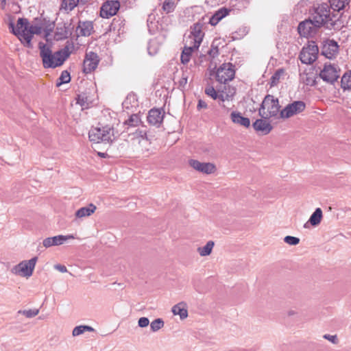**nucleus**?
Masks as SVG:
<instances>
[{"label":"nucleus","mask_w":351,"mask_h":351,"mask_svg":"<svg viewBox=\"0 0 351 351\" xmlns=\"http://www.w3.org/2000/svg\"><path fill=\"white\" fill-rule=\"evenodd\" d=\"M9 27L21 43L27 47H32V40L34 35H38L42 32L40 26L30 23L27 19L24 18H19L16 25L10 23Z\"/></svg>","instance_id":"obj_1"},{"label":"nucleus","mask_w":351,"mask_h":351,"mask_svg":"<svg viewBox=\"0 0 351 351\" xmlns=\"http://www.w3.org/2000/svg\"><path fill=\"white\" fill-rule=\"evenodd\" d=\"M40 56L45 68H56L61 66L69 56L66 51H58L52 53L49 47L41 43H39Z\"/></svg>","instance_id":"obj_2"},{"label":"nucleus","mask_w":351,"mask_h":351,"mask_svg":"<svg viewBox=\"0 0 351 351\" xmlns=\"http://www.w3.org/2000/svg\"><path fill=\"white\" fill-rule=\"evenodd\" d=\"M117 136L112 126L105 125L102 127L93 128L88 132V138L95 143H112Z\"/></svg>","instance_id":"obj_3"},{"label":"nucleus","mask_w":351,"mask_h":351,"mask_svg":"<svg viewBox=\"0 0 351 351\" xmlns=\"http://www.w3.org/2000/svg\"><path fill=\"white\" fill-rule=\"evenodd\" d=\"M280 108L278 99L273 95H267L262 102L259 114L265 119L277 117L281 112Z\"/></svg>","instance_id":"obj_4"},{"label":"nucleus","mask_w":351,"mask_h":351,"mask_svg":"<svg viewBox=\"0 0 351 351\" xmlns=\"http://www.w3.org/2000/svg\"><path fill=\"white\" fill-rule=\"evenodd\" d=\"M131 141L137 152L142 154H149L152 142L148 138L147 131L136 130L132 134Z\"/></svg>","instance_id":"obj_5"},{"label":"nucleus","mask_w":351,"mask_h":351,"mask_svg":"<svg viewBox=\"0 0 351 351\" xmlns=\"http://www.w3.org/2000/svg\"><path fill=\"white\" fill-rule=\"evenodd\" d=\"M312 19L317 27H321L332 20L329 6L327 3L319 5L313 14Z\"/></svg>","instance_id":"obj_6"},{"label":"nucleus","mask_w":351,"mask_h":351,"mask_svg":"<svg viewBox=\"0 0 351 351\" xmlns=\"http://www.w3.org/2000/svg\"><path fill=\"white\" fill-rule=\"evenodd\" d=\"M235 70L232 63L222 64L216 71V80L220 83H226L234 79Z\"/></svg>","instance_id":"obj_7"},{"label":"nucleus","mask_w":351,"mask_h":351,"mask_svg":"<svg viewBox=\"0 0 351 351\" xmlns=\"http://www.w3.org/2000/svg\"><path fill=\"white\" fill-rule=\"evenodd\" d=\"M37 257H34L29 261H23L16 265L13 269V272L23 277H30L35 268Z\"/></svg>","instance_id":"obj_8"},{"label":"nucleus","mask_w":351,"mask_h":351,"mask_svg":"<svg viewBox=\"0 0 351 351\" xmlns=\"http://www.w3.org/2000/svg\"><path fill=\"white\" fill-rule=\"evenodd\" d=\"M339 75L340 69L331 64H325L319 73V76L324 81L331 84L337 81Z\"/></svg>","instance_id":"obj_9"},{"label":"nucleus","mask_w":351,"mask_h":351,"mask_svg":"<svg viewBox=\"0 0 351 351\" xmlns=\"http://www.w3.org/2000/svg\"><path fill=\"white\" fill-rule=\"evenodd\" d=\"M317 53L318 47L313 42L302 48L300 54V59L302 63L311 64L316 60Z\"/></svg>","instance_id":"obj_10"},{"label":"nucleus","mask_w":351,"mask_h":351,"mask_svg":"<svg viewBox=\"0 0 351 351\" xmlns=\"http://www.w3.org/2000/svg\"><path fill=\"white\" fill-rule=\"evenodd\" d=\"M306 108V104L302 101H295L288 104L280 113V117L287 119L303 112Z\"/></svg>","instance_id":"obj_11"},{"label":"nucleus","mask_w":351,"mask_h":351,"mask_svg":"<svg viewBox=\"0 0 351 351\" xmlns=\"http://www.w3.org/2000/svg\"><path fill=\"white\" fill-rule=\"evenodd\" d=\"M203 29L204 24L201 23H196L191 27V30L189 39L190 40V45H193L195 48H199L204 37Z\"/></svg>","instance_id":"obj_12"},{"label":"nucleus","mask_w":351,"mask_h":351,"mask_svg":"<svg viewBox=\"0 0 351 351\" xmlns=\"http://www.w3.org/2000/svg\"><path fill=\"white\" fill-rule=\"evenodd\" d=\"M188 163L194 170L204 174H213L217 171L216 165L212 162H202L195 159H190Z\"/></svg>","instance_id":"obj_13"},{"label":"nucleus","mask_w":351,"mask_h":351,"mask_svg":"<svg viewBox=\"0 0 351 351\" xmlns=\"http://www.w3.org/2000/svg\"><path fill=\"white\" fill-rule=\"evenodd\" d=\"M99 62V58L97 53L89 52L86 53L83 62V72L84 73H90L94 71Z\"/></svg>","instance_id":"obj_14"},{"label":"nucleus","mask_w":351,"mask_h":351,"mask_svg":"<svg viewBox=\"0 0 351 351\" xmlns=\"http://www.w3.org/2000/svg\"><path fill=\"white\" fill-rule=\"evenodd\" d=\"M120 8L119 1H107L101 6L100 16L102 18L108 19L115 15Z\"/></svg>","instance_id":"obj_15"},{"label":"nucleus","mask_w":351,"mask_h":351,"mask_svg":"<svg viewBox=\"0 0 351 351\" xmlns=\"http://www.w3.org/2000/svg\"><path fill=\"white\" fill-rule=\"evenodd\" d=\"M317 27L315 25L314 20L312 19L301 22L298 25V29L300 36L308 37L315 34Z\"/></svg>","instance_id":"obj_16"},{"label":"nucleus","mask_w":351,"mask_h":351,"mask_svg":"<svg viewBox=\"0 0 351 351\" xmlns=\"http://www.w3.org/2000/svg\"><path fill=\"white\" fill-rule=\"evenodd\" d=\"M339 51V46L334 40H326L324 43L322 48V53L328 59L335 58Z\"/></svg>","instance_id":"obj_17"},{"label":"nucleus","mask_w":351,"mask_h":351,"mask_svg":"<svg viewBox=\"0 0 351 351\" xmlns=\"http://www.w3.org/2000/svg\"><path fill=\"white\" fill-rule=\"evenodd\" d=\"M165 112L158 108L151 109L147 115V122L152 125L159 127L163 121Z\"/></svg>","instance_id":"obj_18"},{"label":"nucleus","mask_w":351,"mask_h":351,"mask_svg":"<svg viewBox=\"0 0 351 351\" xmlns=\"http://www.w3.org/2000/svg\"><path fill=\"white\" fill-rule=\"evenodd\" d=\"M73 235H58L53 237H48L43 240V244L45 247H50L52 246L60 245L63 244L69 239H73Z\"/></svg>","instance_id":"obj_19"},{"label":"nucleus","mask_w":351,"mask_h":351,"mask_svg":"<svg viewBox=\"0 0 351 351\" xmlns=\"http://www.w3.org/2000/svg\"><path fill=\"white\" fill-rule=\"evenodd\" d=\"M254 128L257 132H260L262 134H267L272 129L271 124L263 119H257L253 123Z\"/></svg>","instance_id":"obj_20"},{"label":"nucleus","mask_w":351,"mask_h":351,"mask_svg":"<svg viewBox=\"0 0 351 351\" xmlns=\"http://www.w3.org/2000/svg\"><path fill=\"white\" fill-rule=\"evenodd\" d=\"M230 13V10L226 8H221L211 16L209 20V23L212 26L217 25L221 20H222L224 17L228 16Z\"/></svg>","instance_id":"obj_21"},{"label":"nucleus","mask_w":351,"mask_h":351,"mask_svg":"<svg viewBox=\"0 0 351 351\" xmlns=\"http://www.w3.org/2000/svg\"><path fill=\"white\" fill-rule=\"evenodd\" d=\"M232 121L237 125L248 128L250 125V119L244 117L241 115V112H232L230 114Z\"/></svg>","instance_id":"obj_22"},{"label":"nucleus","mask_w":351,"mask_h":351,"mask_svg":"<svg viewBox=\"0 0 351 351\" xmlns=\"http://www.w3.org/2000/svg\"><path fill=\"white\" fill-rule=\"evenodd\" d=\"M235 94V90L234 88H230V86H225L224 89L222 90H219V101L223 104L225 101H231Z\"/></svg>","instance_id":"obj_23"},{"label":"nucleus","mask_w":351,"mask_h":351,"mask_svg":"<svg viewBox=\"0 0 351 351\" xmlns=\"http://www.w3.org/2000/svg\"><path fill=\"white\" fill-rule=\"evenodd\" d=\"M97 209V207L93 204H90L87 207H82L78 209L75 213V217L77 218H82L90 216L93 214Z\"/></svg>","instance_id":"obj_24"},{"label":"nucleus","mask_w":351,"mask_h":351,"mask_svg":"<svg viewBox=\"0 0 351 351\" xmlns=\"http://www.w3.org/2000/svg\"><path fill=\"white\" fill-rule=\"evenodd\" d=\"M197 49L198 48L193 47V45H190L189 47H184L180 57L182 63L184 64H187L191 60L192 53Z\"/></svg>","instance_id":"obj_25"},{"label":"nucleus","mask_w":351,"mask_h":351,"mask_svg":"<svg viewBox=\"0 0 351 351\" xmlns=\"http://www.w3.org/2000/svg\"><path fill=\"white\" fill-rule=\"evenodd\" d=\"M172 312L174 315H180L181 319H185L188 316L186 305L184 302H180L173 306Z\"/></svg>","instance_id":"obj_26"},{"label":"nucleus","mask_w":351,"mask_h":351,"mask_svg":"<svg viewBox=\"0 0 351 351\" xmlns=\"http://www.w3.org/2000/svg\"><path fill=\"white\" fill-rule=\"evenodd\" d=\"M78 30L82 36H88L91 34L93 30V25L90 22L80 23Z\"/></svg>","instance_id":"obj_27"},{"label":"nucleus","mask_w":351,"mask_h":351,"mask_svg":"<svg viewBox=\"0 0 351 351\" xmlns=\"http://www.w3.org/2000/svg\"><path fill=\"white\" fill-rule=\"evenodd\" d=\"M322 217L323 215L322 209L320 208H317L310 217L308 221L313 226H317L320 223Z\"/></svg>","instance_id":"obj_28"},{"label":"nucleus","mask_w":351,"mask_h":351,"mask_svg":"<svg viewBox=\"0 0 351 351\" xmlns=\"http://www.w3.org/2000/svg\"><path fill=\"white\" fill-rule=\"evenodd\" d=\"M350 0H330V8L334 11H340L348 5Z\"/></svg>","instance_id":"obj_29"},{"label":"nucleus","mask_w":351,"mask_h":351,"mask_svg":"<svg viewBox=\"0 0 351 351\" xmlns=\"http://www.w3.org/2000/svg\"><path fill=\"white\" fill-rule=\"evenodd\" d=\"M214 245L215 243L213 241H209L205 246L198 247L197 252L202 256H208L211 254Z\"/></svg>","instance_id":"obj_30"},{"label":"nucleus","mask_w":351,"mask_h":351,"mask_svg":"<svg viewBox=\"0 0 351 351\" xmlns=\"http://www.w3.org/2000/svg\"><path fill=\"white\" fill-rule=\"evenodd\" d=\"M301 80L302 82L308 86H313L315 84V79L313 72L304 71L301 75Z\"/></svg>","instance_id":"obj_31"},{"label":"nucleus","mask_w":351,"mask_h":351,"mask_svg":"<svg viewBox=\"0 0 351 351\" xmlns=\"http://www.w3.org/2000/svg\"><path fill=\"white\" fill-rule=\"evenodd\" d=\"M69 32L64 25L57 27L55 32L54 38L57 40L67 38Z\"/></svg>","instance_id":"obj_32"},{"label":"nucleus","mask_w":351,"mask_h":351,"mask_svg":"<svg viewBox=\"0 0 351 351\" xmlns=\"http://www.w3.org/2000/svg\"><path fill=\"white\" fill-rule=\"evenodd\" d=\"M285 75V70L284 69H280L277 70L275 73L271 77V86H274L277 85L280 79L282 78Z\"/></svg>","instance_id":"obj_33"},{"label":"nucleus","mask_w":351,"mask_h":351,"mask_svg":"<svg viewBox=\"0 0 351 351\" xmlns=\"http://www.w3.org/2000/svg\"><path fill=\"white\" fill-rule=\"evenodd\" d=\"M78 3L79 0H62L61 9L66 11H71L77 5Z\"/></svg>","instance_id":"obj_34"},{"label":"nucleus","mask_w":351,"mask_h":351,"mask_svg":"<svg viewBox=\"0 0 351 351\" xmlns=\"http://www.w3.org/2000/svg\"><path fill=\"white\" fill-rule=\"evenodd\" d=\"M141 122L140 117L134 114H132L128 120L125 121V124L130 127H136L138 126Z\"/></svg>","instance_id":"obj_35"},{"label":"nucleus","mask_w":351,"mask_h":351,"mask_svg":"<svg viewBox=\"0 0 351 351\" xmlns=\"http://www.w3.org/2000/svg\"><path fill=\"white\" fill-rule=\"evenodd\" d=\"M70 80H71L70 73L67 71H63L61 73L60 76L58 79L56 86H60L63 84L69 82Z\"/></svg>","instance_id":"obj_36"},{"label":"nucleus","mask_w":351,"mask_h":351,"mask_svg":"<svg viewBox=\"0 0 351 351\" xmlns=\"http://www.w3.org/2000/svg\"><path fill=\"white\" fill-rule=\"evenodd\" d=\"M129 104H132V108L138 106V100L135 95H129L126 97L125 100L123 102V105L126 108H129Z\"/></svg>","instance_id":"obj_37"},{"label":"nucleus","mask_w":351,"mask_h":351,"mask_svg":"<svg viewBox=\"0 0 351 351\" xmlns=\"http://www.w3.org/2000/svg\"><path fill=\"white\" fill-rule=\"evenodd\" d=\"M341 87L343 89L351 90V73H346L341 78Z\"/></svg>","instance_id":"obj_38"},{"label":"nucleus","mask_w":351,"mask_h":351,"mask_svg":"<svg viewBox=\"0 0 351 351\" xmlns=\"http://www.w3.org/2000/svg\"><path fill=\"white\" fill-rule=\"evenodd\" d=\"M93 331V328L90 326H80L75 327L73 330V336H78L81 334H82L84 331Z\"/></svg>","instance_id":"obj_39"},{"label":"nucleus","mask_w":351,"mask_h":351,"mask_svg":"<svg viewBox=\"0 0 351 351\" xmlns=\"http://www.w3.org/2000/svg\"><path fill=\"white\" fill-rule=\"evenodd\" d=\"M77 104L80 105L82 108H88L89 106V101L86 96L84 95H78Z\"/></svg>","instance_id":"obj_40"},{"label":"nucleus","mask_w":351,"mask_h":351,"mask_svg":"<svg viewBox=\"0 0 351 351\" xmlns=\"http://www.w3.org/2000/svg\"><path fill=\"white\" fill-rule=\"evenodd\" d=\"M205 93L213 99H217L219 98V90L216 91L213 86H209L206 88Z\"/></svg>","instance_id":"obj_41"},{"label":"nucleus","mask_w":351,"mask_h":351,"mask_svg":"<svg viewBox=\"0 0 351 351\" xmlns=\"http://www.w3.org/2000/svg\"><path fill=\"white\" fill-rule=\"evenodd\" d=\"M175 8V3L172 0H165L162 9L167 13L171 12Z\"/></svg>","instance_id":"obj_42"},{"label":"nucleus","mask_w":351,"mask_h":351,"mask_svg":"<svg viewBox=\"0 0 351 351\" xmlns=\"http://www.w3.org/2000/svg\"><path fill=\"white\" fill-rule=\"evenodd\" d=\"M164 326V322L161 319H157L154 320L151 323V328L153 331H157Z\"/></svg>","instance_id":"obj_43"},{"label":"nucleus","mask_w":351,"mask_h":351,"mask_svg":"<svg viewBox=\"0 0 351 351\" xmlns=\"http://www.w3.org/2000/svg\"><path fill=\"white\" fill-rule=\"evenodd\" d=\"M285 242L291 245H295L299 243L300 239L295 237L287 236L284 239Z\"/></svg>","instance_id":"obj_44"},{"label":"nucleus","mask_w":351,"mask_h":351,"mask_svg":"<svg viewBox=\"0 0 351 351\" xmlns=\"http://www.w3.org/2000/svg\"><path fill=\"white\" fill-rule=\"evenodd\" d=\"M38 313H39V311L38 309H34V310L25 311L23 312V314L27 317H32L37 315L38 314Z\"/></svg>","instance_id":"obj_45"},{"label":"nucleus","mask_w":351,"mask_h":351,"mask_svg":"<svg viewBox=\"0 0 351 351\" xmlns=\"http://www.w3.org/2000/svg\"><path fill=\"white\" fill-rule=\"evenodd\" d=\"M149 321L147 317H141L138 319V326L140 327L144 328L149 325Z\"/></svg>","instance_id":"obj_46"},{"label":"nucleus","mask_w":351,"mask_h":351,"mask_svg":"<svg viewBox=\"0 0 351 351\" xmlns=\"http://www.w3.org/2000/svg\"><path fill=\"white\" fill-rule=\"evenodd\" d=\"M54 268L62 273L67 272L66 267L62 265H60V264L56 265L54 266Z\"/></svg>","instance_id":"obj_47"},{"label":"nucleus","mask_w":351,"mask_h":351,"mask_svg":"<svg viewBox=\"0 0 351 351\" xmlns=\"http://www.w3.org/2000/svg\"><path fill=\"white\" fill-rule=\"evenodd\" d=\"M197 108L198 110H201L202 108L206 109L207 108V104L204 101H203L202 99H199V101H198Z\"/></svg>","instance_id":"obj_48"},{"label":"nucleus","mask_w":351,"mask_h":351,"mask_svg":"<svg viewBox=\"0 0 351 351\" xmlns=\"http://www.w3.org/2000/svg\"><path fill=\"white\" fill-rule=\"evenodd\" d=\"M324 338L328 339L332 343H335V340L337 339L336 336H330V335H324Z\"/></svg>","instance_id":"obj_49"},{"label":"nucleus","mask_w":351,"mask_h":351,"mask_svg":"<svg viewBox=\"0 0 351 351\" xmlns=\"http://www.w3.org/2000/svg\"><path fill=\"white\" fill-rule=\"evenodd\" d=\"M6 6V0H0V7L1 9L4 10Z\"/></svg>","instance_id":"obj_50"}]
</instances>
